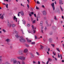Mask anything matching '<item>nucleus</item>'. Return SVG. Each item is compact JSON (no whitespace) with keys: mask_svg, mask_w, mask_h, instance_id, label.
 Returning <instances> with one entry per match:
<instances>
[{"mask_svg":"<svg viewBox=\"0 0 64 64\" xmlns=\"http://www.w3.org/2000/svg\"><path fill=\"white\" fill-rule=\"evenodd\" d=\"M18 59L22 60H24L26 59L25 57H24L23 56H20L17 58Z\"/></svg>","mask_w":64,"mask_h":64,"instance_id":"obj_1","label":"nucleus"},{"mask_svg":"<svg viewBox=\"0 0 64 64\" xmlns=\"http://www.w3.org/2000/svg\"><path fill=\"white\" fill-rule=\"evenodd\" d=\"M20 42H26V40L24 38L20 39Z\"/></svg>","mask_w":64,"mask_h":64,"instance_id":"obj_2","label":"nucleus"},{"mask_svg":"<svg viewBox=\"0 0 64 64\" xmlns=\"http://www.w3.org/2000/svg\"><path fill=\"white\" fill-rule=\"evenodd\" d=\"M51 5L52 6L54 10H55L54 5V2H53L52 4H51Z\"/></svg>","mask_w":64,"mask_h":64,"instance_id":"obj_3","label":"nucleus"},{"mask_svg":"<svg viewBox=\"0 0 64 64\" xmlns=\"http://www.w3.org/2000/svg\"><path fill=\"white\" fill-rule=\"evenodd\" d=\"M52 38H50L49 39V41L50 43L52 42Z\"/></svg>","mask_w":64,"mask_h":64,"instance_id":"obj_4","label":"nucleus"},{"mask_svg":"<svg viewBox=\"0 0 64 64\" xmlns=\"http://www.w3.org/2000/svg\"><path fill=\"white\" fill-rule=\"evenodd\" d=\"M62 0H59V3H60V5H61L63 3H62Z\"/></svg>","mask_w":64,"mask_h":64,"instance_id":"obj_5","label":"nucleus"},{"mask_svg":"<svg viewBox=\"0 0 64 64\" xmlns=\"http://www.w3.org/2000/svg\"><path fill=\"white\" fill-rule=\"evenodd\" d=\"M8 26L10 28L11 26V24L9 23V22H8Z\"/></svg>","mask_w":64,"mask_h":64,"instance_id":"obj_6","label":"nucleus"},{"mask_svg":"<svg viewBox=\"0 0 64 64\" xmlns=\"http://www.w3.org/2000/svg\"><path fill=\"white\" fill-rule=\"evenodd\" d=\"M46 12L45 10H44L43 12V14L44 15H46Z\"/></svg>","mask_w":64,"mask_h":64,"instance_id":"obj_7","label":"nucleus"},{"mask_svg":"<svg viewBox=\"0 0 64 64\" xmlns=\"http://www.w3.org/2000/svg\"><path fill=\"white\" fill-rule=\"evenodd\" d=\"M28 51V50L27 48H26L24 50V52L25 53L27 52Z\"/></svg>","mask_w":64,"mask_h":64,"instance_id":"obj_8","label":"nucleus"},{"mask_svg":"<svg viewBox=\"0 0 64 64\" xmlns=\"http://www.w3.org/2000/svg\"><path fill=\"white\" fill-rule=\"evenodd\" d=\"M16 19V22H17V18H16V16H14V20H15V19Z\"/></svg>","mask_w":64,"mask_h":64,"instance_id":"obj_9","label":"nucleus"},{"mask_svg":"<svg viewBox=\"0 0 64 64\" xmlns=\"http://www.w3.org/2000/svg\"><path fill=\"white\" fill-rule=\"evenodd\" d=\"M43 24V22L42 21H41L40 22V25L41 26H42Z\"/></svg>","mask_w":64,"mask_h":64,"instance_id":"obj_10","label":"nucleus"},{"mask_svg":"<svg viewBox=\"0 0 64 64\" xmlns=\"http://www.w3.org/2000/svg\"><path fill=\"white\" fill-rule=\"evenodd\" d=\"M30 54L31 57L32 58H34V55L33 54H32V53H30Z\"/></svg>","mask_w":64,"mask_h":64,"instance_id":"obj_11","label":"nucleus"},{"mask_svg":"<svg viewBox=\"0 0 64 64\" xmlns=\"http://www.w3.org/2000/svg\"><path fill=\"white\" fill-rule=\"evenodd\" d=\"M6 41L8 42L10 41V40L8 38L6 40Z\"/></svg>","mask_w":64,"mask_h":64,"instance_id":"obj_12","label":"nucleus"},{"mask_svg":"<svg viewBox=\"0 0 64 64\" xmlns=\"http://www.w3.org/2000/svg\"><path fill=\"white\" fill-rule=\"evenodd\" d=\"M11 26L12 27H14L15 26V25L14 24H11Z\"/></svg>","mask_w":64,"mask_h":64,"instance_id":"obj_13","label":"nucleus"},{"mask_svg":"<svg viewBox=\"0 0 64 64\" xmlns=\"http://www.w3.org/2000/svg\"><path fill=\"white\" fill-rule=\"evenodd\" d=\"M26 39L28 42H30L31 41V40H29L27 38H26Z\"/></svg>","mask_w":64,"mask_h":64,"instance_id":"obj_14","label":"nucleus"},{"mask_svg":"<svg viewBox=\"0 0 64 64\" xmlns=\"http://www.w3.org/2000/svg\"><path fill=\"white\" fill-rule=\"evenodd\" d=\"M17 62L16 60H15L14 61H13V63L14 64H15L16 63H17Z\"/></svg>","mask_w":64,"mask_h":64,"instance_id":"obj_15","label":"nucleus"},{"mask_svg":"<svg viewBox=\"0 0 64 64\" xmlns=\"http://www.w3.org/2000/svg\"><path fill=\"white\" fill-rule=\"evenodd\" d=\"M21 14L22 16H23L24 15V12H22L21 13Z\"/></svg>","mask_w":64,"mask_h":64,"instance_id":"obj_16","label":"nucleus"},{"mask_svg":"<svg viewBox=\"0 0 64 64\" xmlns=\"http://www.w3.org/2000/svg\"><path fill=\"white\" fill-rule=\"evenodd\" d=\"M56 49L58 50V52H60V50H59V48H56Z\"/></svg>","mask_w":64,"mask_h":64,"instance_id":"obj_17","label":"nucleus"},{"mask_svg":"<svg viewBox=\"0 0 64 64\" xmlns=\"http://www.w3.org/2000/svg\"><path fill=\"white\" fill-rule=\"evenodd\" d=\"M27 26L28 27H30V24H28L27 25Z\"/></svg>","mask_w":64,"mask_h":64,"instance_id":"obj_18","label":"nucleus"},{"mask_svg":"<svg viewBox=\"0 0 64 64\" xmlns=\"http://www.w3.org/2000/svg\"><path fill=\"white\" fill-rule=\"evenodd\" d=\"M1 18L2 19H3L4 18V16L2 15L1 16Z\"/></svg>","mask_w":64,"mask_h":64,"instance_id":"obj_19","label":"nucleus"},{"mask_svg":"<svg viewBox=\"0 0 64 64\" xmlns=\"http://www.w3.org/2000/svg\"><path fill=\"white\" fill-rule=\"evenodd\" d=\"M40 46L41 49H43V48H44V46L41 45H40Z\"/></svg>","mask_w":64,"mask_h":64,"instance_id":"obj_20","label":"nucleus"},{"mask_svg":"<svg viewBox=\"0 0 64 64\" xmlns=\"http://www.w3.org/2000/svg\"><path fill=\"white\" fill-rule=\"evenodd\" d=\"M17 64H20V62L18 61L17 62Z\"/></svg>","mask_w":64,"mask_h":64,"instance_id":"obj_21","label":"nucleus"},{"mask_svg":"<svg viewBox=\"0 0 64 64\" xmlns=\"http://www.w3.org/2000/svg\"><path fill=\"white\" fill-rule=\"evenodd\" d=\"M36 22V20H34L32 22V23L33 24H34V23H35Z\"/></svg>","mask_w":64,"mask_h":64,"instance_id":"obj_22","label":"nucleus"},{"mask_svg":"<svg viewBox=\"0 0 64 64\" xmlns=\"http://www.w3.org/2000/svg\"><path fill=\"white\" fill-rule=\"evenodd\" d=\"M60 9H61V10H62V11H63V10L62 7H61V6H60Z\"/></svg>","mask_w":64,"mask_h":64,"instance_id":"obj_23","label":"nucleus"},{"mask_svg":"<svg viewBox=\"0 0 64 64\" xmlns=\"http://www.w3.org/2000/svg\"><path fill=\"white\" fill-rule=\"evenodd\" d=\"M6 8H8V4H6Z\"/></svg>","mask_w":64,"mask_h":64,"instance_id":"obj_24","label":"nucleus"},{"mask_svg":"<svg viewBox=\"0 0 64 64\" xmlns=\"http://www.w3.org/2000/svg\"><path fill=\"white\" fill-rule=\"evenodd\" d=\"M31 44H35V42H32L31 43Z\"/></svg>","mask_w":64,"mask_h":64,"instance_id":"obj_25","label":"nucleus"},{"mask_svg":"<svg viewBox=\"0 0 64 64\" xmlns=\"http://www.w3.org/2000/svg\"><path fill=\"white\" fill-rule=\"evenodd\" d=\"M32 29H33V30H34V26L32 25Z\"/></svg>","mask_w":64,"mask_h":64,"instance_id":"obj_26","label":"nucleus"},{"mask_svg":"<svg viewBox=\"0 0 64 64\" xmlns=\"http://www.w3.org/2000/svg\"><path fill=\"white\" fill-rule=\"evenodd\" d=\"M54 19L55 20H58V19L56 18V16H55Z\"/></svg>","mask_w":64,"mask_h":64,"instance_id":"obj_27","label":"nucleus"},{"mask_svg":"<svg viewBox=\"0 0 64 64\" xmlns=\"http://www.w3.org/2000/svg\"><path fill=\"white\" fill-rule=\"evenodd\" d=\"M37 38H38V37L36 36H35V39H37Z\"/></svg>","mask_w":64,"mask_h":64,"instance_id":"obj_28","label":"nucleus"},{"mask_svg":"<svg viewBox=\"0 0 64 64\" xmlns=\"http://www.w3.org/2000/svg\"><path fill=\"white\" fill-rule=\"evenodd\" d=\"M53 54H54V55L55 56L56 54V53L55 52H53Z\"/></svg>","mask_w":64,"mask_h":64,"instance_id":"obj_29","label":"nucleus"},{"mask_svg":"<svg viewBox=\"0 0 64 64\" xmlns=\"http://www.w3.org/2000/svg\"><path fill=\"white\" fill-rule=\"evenodd\" d=\"M16 38H18V37H19L18 35H16Z\"/></svg>","mask_w":64,"mask_h":64,"instance_id":"obj_30","label":"nucleus"},{"mask_svg":"<svg viewBox=\"0 0 64 64\" xmlns=\"http://www.w3.org/2000/svg\"><path fill=\"white\" fill-rule=\"evenodd\" d=\"M36 3L38 4H40V2L38 1H37Z\"/></svg>","mask_w":64,"mask_h":64,"instance_id":"obj_31","label":"nucleus"},{"mask_svg":"<svg viewBox=\"0 0 64 64\" xmlns=\"http://www.w3.org/2000/svg\"><path fill=\"white\" fill-rule=\"evenodd\" d=\"M51 45H52V46H53L54 47V44H52Z\"/></svg>","mask_w":64,"mask_h":64,"instance_id":"obj_32","label":"nucleus"},{"mask_svg":"<svg viewBox=\"0 0 64 64\" xmlns=\"http://www.w3.org/2000/svg\"><path fill=\"white\" fill-rule=\"evenodd\" d=\"M58 58H60V56L59 53H58Z\"/></svg>","mask_w":64,"mask_h":64,"instance_id":"obj_33","label":"nucleus"},{"mask_svg":"<svg viewBox=\"0 0 64 64\" xmlns=\"http://www.w3.org/2000/svg\"><path fill=\"white\" fill-rule=\"evenodd\" d=\"M34 30V33H35V32H36V30Z\"/></svg>","mask_w":64,"mask_h":64,"instance_id":"obj_34","label":"nucleus"},{"mask_svg":"<svg viewBox=\"0 0 64 64\" xmlns=\"http://www.w3.org/2000/svg\"><path fill=\"white\" fill-rule=\"evenodd\" d=\"M36 54L38 55L39 56L40 54H39V53H38V52H36Z\"/></svg>","mask_w":64,"mask_h":64,"instance_id":"obj_35","label":"nucleus"},{"mask_svg":"<svg viewBox=\"0 0 64 64\" xmlns=\"http://www.w3.org/2000/svg\"><path fill=\"white\" fill-rule=\"evenodd\" d=\"M2 30L4 32H6V31L4 29H3Z\"/></svg>","mask_w":64,"mask_h":64,"instance_id":"obj_36","label":"nucleus"},{"mask_svg":"<svg viewBox=\"0 0 64 64\" xmlns=\"http://www.w3.org/2000/svg\"><path fill=\"white\" fill-rule=\"evenodd\" d=\"M22 64H25V63L23 61L22 62Z\"/></svg>","mask_w":64,"mask_h":64,"instance_id":"obj_37","label":"nucleus"},{"mask_svg":"<svg viewBox=\"0 0 64 64\" xmlns=\"http://www.w3.org/2000/svg\"><path fill=\"white\" fill-rule=\"evenodd\" d=\"M60 57H61L60 58H61V59H62V54H60Z\"/></svg>","mask_w":64,"mask_h":64,"instance_id":"obj_38","label":"nucleus"},{"mask_svg":"<svg viewBox=\"0 0 64 64\" xmlns=\"http://www.w3.org/2000/svg\"><path fill=\"white\" fill-rule=\"evenodd\" d=\"M31 14H34V12H31Z\"/></svg>","mask_w":64,"mask_h":64,"instance_id":"obj_39","label":"nucleus"},{"mask_svg":"<svg viewBox=\"0 0 64 64\" xmlns=\"http://www.w3.org/2000/svg\"><path fill=\"white\" fill-rule=\"evenodd\" d=\"M34 16L35 17H36V14H34Z\"/></svg>","mask_w":64,"mask_h":64,"instance_id":"obj_40","label":"nucleus"},{"mask_svg":"<svg viewBox=\"0 0 64 64\" xmlns=\"http://www.w3.org/2000/svg\"><path fill=\"white\" fill-rule=\"evenodd\" d=\"M49 60H48L47 62L46 63L48 64V63H49Z\"/></svg>","mask_w":64,"mask_h":64,"instance_id":"obj_41","label":"nucleus"},{"mask_svg":"<svg viewBox=\"0 0 64 64\" xmlns=\"http://www.w3.org/2000/svg\"><path fill=\"white\" fill-rule=\"evenodd\" d=\"M27 6H28V8H29V6L28 4Z\"/></svg>","mask_w":64,"mask_h":64,"instance_id":"obj_42","label":"nucleus"},{"mask_svg":"<svg viewBox=\"0 0 64 64\" xmlns=\"http://www.w3.org/2000/svg\"><path fill=\"white\" fill-rule=\"evenodd\" d=\"M55 60L56 61H57V60H58L57 58H55Z\"/></svg>","mask_w":64,"mask_h":64,"instance_id":"obj_43","label":"nucleus"},{"mask_svg":"<svg viewBox=\"0 0 64 64\" xmlns=\"http://www.w3.org/2000/svg\"><path fill=\"white\" fill-rule=\"evenodd\" d=\"M62 62H64V60H62Z\"/></svg>","mask_w":64,"mask_h":64,"instance_id":"obj_44","label":"nucleus"},{"mask_svg":"<svg viewBox=\"0 0 64 64\" xmlns=\"http://www.w3.org/2000/svg\"><path fill=\"white\" fill-rule=\"evenodd\" d=\"M15 30V31L16 32V34H18V32H16V30Z\"/></svg>","mask_w":64,"mask_h":64,"instance_id":"obj_45","label":"nucleus"},{"mask_svg":"<svg viewBox=\"0 0 64 64\" xmlns=\"http://www.w3.org/2000/svg\"><path fill=\"white\" fill-rule=\"evenodd\" d=\"M40 61L38 62V64H40Z\"/></svg>","mask_w":64,"mask_h":64,"instance_id":"obj_46","label":"nucleus"},{"mask_svg":"<svg viewBox=\"0 0 64 64\" xmlns=\"http://www.w3.org/2000/svg\"><path fill=\"white\" fill-rule=\"evenodd\" d=\"M29 16H32V15H31V14H29Z\"/></svg>","mask_w":64,"mask_h":64,"instance_id":"obj_47","label":"nucleus"},{"mask_svg":"<svg viewBox=\"0 0 64 64\" xmlns=\"http://www.w3.org/2000/svg\"><path fill=\"white\" fill-rule=\"evenodd\" d=\"M62 18L63 19H64L63 16H62Z\"/></svg>","mask_w":64,"mask_h":64,"instance_id":"obj_48","label":"nucleus"},{"mask_svg":"<svg viewBox=\"0 0 64 64\" xmlns=\"http://www.w3.org/2000/svg\"><path fill=\"white\" fill-rule=\"evenodd\" d=\"M24 24H25L26 23V22H23V23Z\"/></svg>","mask_w":64,"mask_h":64,"instance_id":"obj_49","label":"nucleus"},{"mask_svg":"<svg viewBox=\"0 0 64 64\" xmlns=\"http://www.w3.org/2000/svg\"><path fill=\"white\" fill-rule=\"evenodd\" d=\"M52 32H50V35H52Z\"/></svg>","mask_w":64,"mask_h":64,"instance_id":"obj_50","label":"nucleus"},{"mask_svg":"<svg viewBox=\"0 0 64 64\" xmlns=\"http://www.w3.org/2000/svg\"><path fill=\"white\" fill-rule=\"evenodd\" d=\"M33 63L34 64H35L36 63V62H34V61L33 62Z\"/></svg>","mask_w":64,"mask_h":64,"instance_id":"obj_51","label":"nucleus"},{"mask_svg":"<svg viewBox=\"0 0 64 64\" xmlns=\"http://www.w3.org/2000/svg\"><path fill=\"white\" fill-rule=\"evenodd\" d=\"M18 16H20V15L19 14H18Z\"/></svg>","mask_w":64,"mask_h":64,"instance_id":"obj_52","label":"nucleus"},{"mask_svg":"<svg viewBox=\"0 0 64 64\" xmlns=\"http://www.w3.org/2000/svg\"><path fill=\"white\" fill-rule=\"evenodd\" d=\"M31 20L32 21L33 20V18H31Z\"/></svg>","mask_w":64,"mask_h":64,"instance_id":"obj_53","label":"nucleus"},{"mask_svg":"<svg viewBox=\"0 0 64 64\" xmlns=\"http://www.w3.org/2000/svg\"><path fill=\"white\" fill-rule=\"evenodd\" d=\"M42 8H45V6H44L43 5V6H42Z\"/></svg>","mask_w":64,"mask_h":64,"instance_id":"obj_54","label":"nucleus"},{"mask_svg":"<svg viewBox=\"0 0 64 64\" xmlns=\"http://www.w3.org/2000/svg\"><path fill=\"white\" fill-rule=\"evenodd\" d=\"M36 9L37 10H38V8L37 6H36Z\"/></svg>","mask_w":64,"mask_h":64,"instance_id":"obj_55","label":"nucleus"},{"mask_svg":"<svg viewBox=\"0 0 64 64\" xmlns=\"http://www.w3.org/2000/svg\"><path fill=\"white\" fill-rule=\"evenodd\" d=\"M27 1L28 2V3H29L30 2L29 0H27Z\"/></svg>","mask_w":64,"mask_h":64,"instance_id":"obj_56","label":"nucleus"},{"mask_svg":"<svg viewBox=\"0 0 64 64\" xmlns=\"http://www.w3.org/2000/svg\"><path fill=\"white\" fill-rule=\"evenodd\" d=\"M26 46H27V47H28L29 46L28 45H26Z\"/></svg>","mask_w":64,"mask_h":64,"instance_id":"obj_57","label":"nucleus"},{"mask_svg":"<svg viewBox=\"0 0 64 64\" xmlns=\"http://www.w3.org/2000/svg\"><path fill=\"white\" fill-rule=\"evenodd\" d=\"M22 34H24V33L23 32H23H22Z\"/></svg>","mask_w":64,"mask_h":64,"instance_id":"obj_58","label":"nucleus"},{"mask_svg":"<svg viewBox=\"0 0 64 64\" xmlns=\"http://www.w3.org/2000/svg\"><path fill=\"white\" fill-rule=\"evenodd\" d=\"M43 26H42V27H41V28H42V29H43Z\"/></svg>","mask_w":64,"mask_h":64,"instance_id":"obj_59","label":"nucleus"},{"mask_svg":"<svg viewBox=\"0 0 64 64\" xmlns=\"http://www.w3.org/2000/svg\"><path fill=\"white\" fill-rule=\"evenodd\" d=\"M50 48H48V52H49L50 51Z\"/></svg>","mask_w":64,"mask_h":64,"instance_id":"obj_60","label":"nucleus"},{"mask_svg":"<svg viewBox=\"0 0 64 64\" xmlns=\"http://www.w3.org/2000/svg\"><path fill=\"white\" fill-rule=\"evenodd\" d=\"M54 3H55L56 4V1H55V2Z\"/></svg>","mask_w":64,"mask_h":64,"instance_id":"obj_61","label":"nucleus"},{"mask_svg":"<svg viewBox=\"0 0 64 64\" xmlns=\"http://www.w3.org/2000/svg\"><path fill=\"white\" fill-rule=\"evenodd\" d=\"M28 32L29 33H31V31H29Z\"/></svg>","mask_w":64,"mask_h":64,"instance_id":"obj_62","label":"nucleus"},{"mask_svg":"<svg viewBox=\"0 0 64 64\" xmlns=\"http://www.w3.org/2000/svg\"><path fill=\"white\" fill-rule=\"evenodd\" d=\"M47 53L48 54H49V52H47Z\"/></svg>","mask_w":64,"mask_h":64,"instance_id":"obj_63","label":"nucleus"},{"mask_svg":"<svg viewBox=\"0 0 64 64\" xmlns=\"http://www.w3.org/2000/svg\"><path fill=\"white\" fill-rule=\"evenodd\" d=\"M62 46H63V47H64V44H62Z\"/></svg>","mask_w":64,"mask_h":64,"instance_id":"obj_64","label":"nucleus"}]
</instances>
